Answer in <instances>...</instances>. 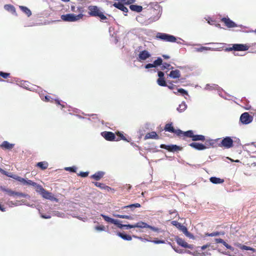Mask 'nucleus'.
I'll list each match as a JSON object with an SVG mask.
<instances>
[{
	"mask_svg": "<svg viewBox=\"0 0 256 256\" xmlns=\"http://www.w3.org/2000/svg\"><path fill=\"white\" fill-rule=\"evenodd\" d=\"M82 14L76 15L74 14H63L61 16V18L64 22H74L78 21L82 18L83 17Z\"/></svg>",
	"mask_w": 256,
	"mask_h": 256,
	"instance_id": "nucleus-1",
	"label": "nucleus"
},
{
	"mask_svg": "<svg viewBox=\"0 0 256 256\" xmlns=\"http://www.w3.org/2000/svg\"><path fill=\"white\" fill-rule=\"evenodd\" d=\"M88 10L90 15L98 16L102 20H104L106 18V17L103 14V12L96 6H90L88 7Z\"/></svg>",
	"mask_w": 256,
	"mask_h": 256,
	"instance_id": "nucleus-2",
	"label": "nucleus"
},
{
	"mask_svg": "<svg viewBox=\"0 0 256 256\" xmlns=\"http://www.w3.org/2000/svg\"><path fill=\"white\" fill-rule=\"evenodd\" d=\"M156 36L158 38L168 42H175L176 40L174 36L164 33L158 32Z\"/></svg>",
	"mask_w": 256,
	"mask_h": 256,
	"instance_id": "nucleus-3",
	"label": "nucleus"
},
{
	"mask_svg": "<svg viewBox=\"0 0 256 256\" xmlns=\"http://www.w3.org/2000/svg\"><path fill=\"white\" fill-rule=\"evenodd\" d=\"M250 48V46L246 44H234L232 47L226 48V50L231 51H246Z\"/></svg>",
	"mask_w": 256,
	"mask_h": 256,
	"instance_id": "nucleus-4",
	"label": "nucleus"
},
{
	"mask_svg": "<svg viewBox=\"0 0 256 256\" xmlns=\"http://www.w3.org/2000/svg\"><path fill=\"white\" fill-rule=\"evenodd\" d=\"M252 120V117L248 112H244L240 117V121L244 124H250Z\"/></svg>",
	"mask_w": 256,
	"mask_h": 256,
	"instance_id": "nucleus-5",
	"label": "nucleus"
},
{
	"mask_svg": "<svg viewBox=\"0 0 256 256\" xmlns=\"http://www.w3.org/2000/svg\"><path fill=\"white\" fill-rule=\"evenodd\" d=\"M233 142V140L230 137L226 136L222 140L220 145L225 148H229L232 146Z\"/></svg>",
	"mask_w": 256,
	"mask_h": 256,
	"instance_id": "nucleus-6",
	"label": "nucleus"
},
{
	"mask_svg": "<svg viewBox=\"0 0 256 256\" xmlns=\"http://www.w3.org/2000/svg\"><path fill=\"white\" fill-rule=\"evenodd\" d=\"M150 54L146 50H144L140 52L138 58L139 60H145L147 58H150Z\"/></svg>",
	"mask_w": 256,
	"mask_h": 256,
	"instance_id": "nucleus-7",
	"label": "nucleus"
},
{
	"mask_svg": "<svg viewBox=\"0 0 256 256\" xmlns=\"http://www.w3.org/2000/svg\"><path fill=\"white\" fill-rule=\"evenodd\" d=\"M176 242L178 245L182 246V247L188 248L190 249H192L193 248L192 245L188 244L184 240H182L181 238H176Z\"/></svg>",
	"mask_w": 256,
	"mask_h": 256,
	"instance_id": "nucleus-8",
	"label": "nucleus"
},
{
	"mask_svg": "<svg viewBox=\"0 0 256 256\" xmlns=\"http://www.w3.org/2000/svg\"><path fill=\"white\" fill-rule=\"evenodd\" d=\"M160 148L166 149L170 152H174L180 150V148L176 145H165L162 144L160 145Z\"/></svg>",
	"mask_w": 256,
	"mask_h": 256,
	"instance_id": "nucleus-9",
	"label": "nucleus"
},
{
	"mask_svg": "<svg viewBox=\"0 0 256 256\" xmlns=\"http://www.w3.org/2000/svg\"><path fill=\"white\" fill-rule=\"evenodd\" d=\"M222 20L226 26L228 28H235L237 25L228 18H224Z\"/></svg>",
	"mask_w": 256,
	"mask_h": 256,
	"instance_id": "nucleus-10",
	"label": "nucleus"
},
{
	"mask_svg": "<svg viewBox=\"0 0 256 256\" xmlns=\"http://www.w3.org/2000/svg\"><path fill=\"white\" fill-rule=\"evenodd\" d=\"M102 136L107 140L112 141L114 140L116 136L112 132H105L102 133Z\"/></svg>",
	"mask_w": 256,
	"mask_h": 256,
	"instance_id": "nucleus-11",
	"label": "nucleus"
},
{
	"mask_svg": "<svg viewBox=\"0 0 256 256\" xmlns=\"http://www.w3.org/2000/svg\"><path fill=\"white\" fill-rule=\"evenodd\" d=\"M190 146L198 150H204L208 148L203 144L198 142H192L190 144Z\"/></svg>",
	"mask_w": 256,
	"mask_h": 256,
	"instance_id": "nucleus-12",
	"label": "nucleus"
},
{
	"mask_svg": "<svg viewBox=\"0 0 256 256\" xmlns=\"http://www.w3.org/2000/svg\"><path fill=\"white\" fill-rule=\"evenodd\" d=\"M40 194L42 195V196L44 198L52 200H54L56 202L58 201V200L52 196V193L46 191L45 190Z\"/></svg>",
	"mask_w": 256,
	"mask_h": 256,
	"instance_id": "nucleus-13",
	"label": "nucleus"
},
{
	"mask_svg": "<svg viewBox=\"0 0 256 256\" xmlns=\"http://www.w3.org/2000/svg\"><path fill=\"white\" fill-rule=\"evenodd\" d=\"M114 6L119 10H122L125 13H126L128 12V9L127 8H126L122 4L118 2H115L114 4Z\"/></svg>",
	"mask_w": 256,
	"mask_h": 256,
	"instance_id": "nucleus-14",
	"label": "nucleus"
},
{
	"mask_svg": "<svg viewBox=\"0 0 256 256\" xmlns=\"http://www.w3.org/2000/svg\"><path fill=\"white\" fill-rule=\"evenodd\" d=\"M168 76L172 78H179L180 76V72L178 70H172Z\"/></svg>",
	"mask_w": 256,
	"mask_h": 256,
	"instance_id": "nucleus-15",
	"label": "nucleus"
},
{
	"mask_svg": "<svg viewBox=\"0 0 256 256\" xmlns=\"http://www.w3.org/2000/svg\"><path fill=\"white\" fill-rule=\"evenodd\" d=\"M104 172L102 171H99L94 174L91 176L92 178L96 180H100L104 176Z\"/></svg>",
	"mask_w": 256,
	"mask_h": 256,
	"instance_id": "nucleus-16",
	"label": "nucleus"
},
{
	"mask_svg": "<svg viewBox=\"0 0 256 256\" xmlns=\"http://www.w3.org/2000/svg\"><path fill=\"white\" fill-rule=\"evenodd\" d=\"M146 139L148 138H153V139H158V137L155 132H150L148 133L145 136Z\"/></svg>",
	"mask_w": 256,
	"mask_h": 256,
	"instance_id": "nucleus-17",
	"label": "nucleus"
},
{
	"mask_svg": "<svg viewBox=\"0 0 256 256\" xmlns=\"http://www.w3.org/2000/svg\"><path fill=\"white\" fill-rule=\"evenodd\" d=\"M172 224L175 226L176 228L180 229L184 232V230L187 228L185 226L182 225L181 224L177 222L176 221H172Z\"/></svg>",
	"mask_w": 256,
	"mask_h": 256,
	"instance_id": "nucleus-18",
	"label": "nucleus"
},
{
	"mask_svg": "<svg viewBox=\"0 0 256 256\" xmlns=\"http://www.w3.org/2000/svg\"><path fill=\"white\" fill-rule=\"evenodd\" d=\"M4 8L6 10L12 12L13 14H16V9L11 4H6L4 6Z\"/></svg>",
	"mask_w": 256,
	"mask_h": 256,
	"instance_id": "nucleus-19",
	"label": "nucleus"
},
{
	"mask_svg": "<svg viewBox=\"0 0 256 256\" xmlns=\"http://www.w3.org/2000/svg\"><path fill=\"white\" fill-rule=\"evenodd\" d=\"M130 8L132 10L136 12H142V6L134 4L130 5Z\"/></svg>",
	"mask_w": 256,
	"mask_h": 256,
	"instance_id": "nucleus-20",
	"label": "nucleus"
},
{
	"mask_svg": "<svg viewBox=\"0 0 256 256\" xmlns=\"http://www.w3.org/2000/svg\"><path fill=\"white\" fill-rule=\"evenodd\" d=\"M210 180L211 182L214 184H222L224 181L223 180L216 177H211Z\"/></svg>",
	"mask_w": 256,
	"mask_h": 256,
	"instance_id": "nucleus-21",
	"label": "nucleus"
},
{
	"mask_svg": "<svg viewBox=\"0 0 256 256\" xmlns=\"http://www.w3.org/2000/svg\"><path fill=\"white\" fill-rule=\"evenodd\" d=\"M94 184L96 186L98 187L101 189L106 190L108 191H109L110 190H111V188L110 187L105 186L104 184L102 183L96 182H94Z\"/></svg>",
	"mask_w": 256,
	"mask_h": 256,
	"instance_id": "nucleus-22",
	"label": "nucleus"
},
{
	"mask_svg": "<svg viewBox=\"0 0 256 256\" xmlns=\"http://www.w3.org/2000/svg\"><path fill=\"white\" fill-rule=\"evenodd\" d=\"M134 226L135 228H148V224L146 222L140 221L134 224Z\"/></svg>",
	"mask_w": 256,
	"mask_h": 256,
	"instance_id": "nucleus-23",
	"label": "nucleus"
},
{
	"mask_svg": "<svg viewBox=\"0 0 256 256\" xmlns=\"http://www.w3.org/2000/svg\"><path fill=\"white\" fill-rule=\"evenodd\" d=\"M14 146V144H10L7 141H4L1 145L2 148L8 150L12 148Z\"/></svg>",
	"mask_w": 256,
	"mask_h": 256,
	"instance_id": "nucleus-24",
	"label": "nucleus"
},
{
	"mask_svg": "<svg viewBox=\"0 0 256 256\" xmlns=\"http://www.w3.org/2000/svg\"><path fill=\"white\" fill-rule=\"evenodd\" d=\"M205 140V137L203 135L201 134H194L192 140L193 141H198V140Z\"/></svg>",
	"mask_w": 256,
	"mask_h": 256,
	"instance_id": "nucleus-25",
	"label": "nucleus"
},
{
	"mask_svg": "<svg viewBox=\"0 0 256 256\" xmlns=\"http://www.w3.org/2000/svg\"><path fill=\"white\" fill-rule=\"evenodd\" d=\"M101 216L104 218V220L108 222H110L112 224L116 223V220L113 219L112 218H110V217L106 216L103 214H101Z\"/></svg>",
	"mask_w": 256,
	"mask_h": 256,
	"instance_id": "nucleus-26",
	"label": "nucleus"
},
{
	"mask_svg": "<svg viewBox=\"0 0 256 256\" xmlns=\"http://www.w3.org/2000/svg\"><path fill=\"white\" fill-rule=\"evenodd\" d=\"M187 108V106L185 102H182L178 106V108H177V110L180 112H183L184 110H186V108Z\"/></svg>",
	"mask_w": 256,
	"mask_h": 256,
	"instance_id": "nucleus-27",
	"label": "nucleus"
},
{
	"mask_svg": "<svg viewBox=\"0 0 256 256\" xmlns=\"http://www.w3.org/2000/svg\"><path fill=\"white\" fill-rule=\"evenodd\" d=\"M118 236L120 237L124 240H132V236L128 234H122L120 232L118 233Z\"/></svg>",
	"mask_w": 256,
	"mask_h": 256,
	"instance_id": "nucleus-28",
	"label": "nucleus"
},
{
	"mask_svg": "<svg viewBox=\"0 0 256 256\" xmlns=\"http://www.w3.org/2000/svg\"><path fill=\"white\" fill-rule=\"evenodd\" d=\"M20 8L28 16H30L32 14L31 11L28 8L24 6H19Z\"/></svg>",
	"mask_w": 256,
	"mask_h": 256,
	"instance_id": "nucleus-29",
	"label": "nucleus"
},
{
	"mask_svg": "<svg viewBox=\"0 0 256 256\" xmlns=\"http://www.w3.org/2000/svg\"><path fill=\"white\" fill-rule=\"evenodd\" d=\"M36 166L42 170H45L48 166V163L46 162H39L36 164Z\"/></svg>",
	"mask_w": 256,
	"mask_h": 256,
	"instance_id": "nucleus-30",
	"label": "nucleus"
},
{
	"mask_svg": "<svg viewBox=\"0 0 256 256\" xmlns=\"http://www.w3.org/2000/svg\"><path fill=\"white\" fill-rule=\"evenodd\" d=\"M218 50V48H210L206 47V46H202L200 48H196L195 50L196 52H202L203 50Z\"/></svg>",
	"mask_w": 256,
	"mask_h": 256,
	"instance_id": "nucleus-31",
	"label": "nucleus"
},
{
	"mask_svg": "<svg viewBox=\"0 0 256 256\" xmlns=\"http://www.w3.org/2000/svg\"><path fill=\"white\" fill-rule=\"evenodd\" d=\"M164 130L167 132H174V128L172 126V123L168 124L165 126Z\"/></svg>",
	"mask_w": 256,
	"mask_h": 256,
	"instance_id": "nucleus-32",
	"label": "nucleus"
},
{
	"mask_svg": "<svg viewBox=\"0 0 256 256\" xmlns=\"http://www.w3.org/2000/svg\"><path fill=\"white\" fill-rule=\"evenodd\" d=\"M114 216L116 218H126L128 220H133V218L130 216L128 215H122L118 214H114Z\"/></svg>",
	"mask_w": 256,
	"mask_h": 256,
	"instance_id": "nucleus-33",
	"label": "nucleus"
},
{
	"mask_svg": "<svg viewBox=\"0 0 256 256\" xmlns=\"http://www.w3.org/2000/svg\"><path fill=\"white\" fill-rule=\"evenodd\" d=\"M157 83L160 86H166V81L164 78H158L157 80Z\"/></svg>",
	"mask_w": 256,
	"mask_h": 256,
	"instance_id": "nucleus-34",
	"label": "nucleus"
},
{
	"mask_svg": "<svg viewBox=\"0 0 256 256\" xmlns=\"http://www.w3.org/2000/svg\"><path fill=\"white\" fill-rule=\"evenodd\" d=\"M162 60L160 58H158L157 60H155L154 62V67L157 66H160L162 64Z\"/></svg>",
	"mask_w": 256,
	"mask_h": 256,
	"instance_id": "nucleus-35",
	"label": "nucleus"
},
{
	"mask_svg": "<svg viewBox=\"0 0 256 256\" xmlns=\"http://www.w3.org/2000/svg\"><path fill=\"white\" fill-rule=\"evenodd\" d=\"M140 204L138 203H136L134 204H132L128 206H126L124 207V208H130L132 210L134 208H140Z\"/></svg>",
	"mask_w": 256,
	"mask_h": 256,
	"instance_id": "nucleus-36",
	"label": "nucleus"
},
{
	"mask_svg": "<svg viewBox=\"0 0 256 256\" xmlns=\"http://www.w3.org/2000/svg\"><path fill=\"white\" fill-rule=\"evenodd\" d=\"M183 134H184V136H186L188 137V138H192V136H194L193 132L192 130H190L186 131V132H185Z\"/></svg>",
	"mask_w": 256,
	"mask_h": 256,
	"instance_id": "nucleus-37",
	"label": "nucleus"
},
{
	"mask_svg": "<svg viewBox=\"0 0 256 256\" xmlns=\"http://www.w3.org/2000/svg\"><path fill=\"white\" fill-rule=\"evenodd\" d=\"M14 178L16 180L20 182L21 183H22L24 185V184H25V182H26V179H24V178H22L20 176H16L14 177Z\"/></svg>",
	"mask_w": 256,
	"mask_h": 256,
	"instance_id": "nucleus-38",
	"label": "nucleus"
},
{
	"mask_svg": "<svg viewBox=\"0 0 256 256\" xmlns=\"http://www.w3.org/2000/svg\"><path fill=\"white\" fill-rule=\"evenodd\" d=\"M36 188V191L40 194L44 190V189L39 184H36V186H34Z\"/></svg>",
	"mask_w": 256,
	"mask_h": 256,
	"instance_id": "nucleus-39",
	"label": "nucleus"
},
{
	"mask_svg": "<svg viewBox=\"0 0 256 256\" xmlns=\"http://www.w3.org/2000/svg\"><path fill=\"white\" fill-rule=\"evenodd\" d=\"M174 94H176L178 92H180L182 94L188 95V92L186 90L183 88H178L177 92H174Z\"/></svg>",
	"mask_w": 256,
	"mask_h": 256,
	"instance_id": "nucleus-40",
	"label": "nucleus"
},
{
	"mask_svg": "<svg viewBox=\"0 0 256 256\" xmlns=\"http://www.w3.org/2000/svg\"><path fill=\"white\" fill-rule=\"evenodd\" d=\"M15 196H20V197H24V198H30V196L28 194L22 193V192H16L15 194Z\"/></svg>",
	"mask_w": 256,
	"mask_h": 256,
	"instance_id": "nucleus-41",
	"label": "nucleus"
},
{
	"mask_svg": "<svg viewBox=\"0 0 256 256\" xmlns=\"http://www.w3.org/2000/svg\"><path fill=\"white\" fill-rule=\"evenodd\" d=\"M24 185L32 186H36V183L32 181L31 180H26Z\"/></svg>",
	"mask_w": 256,
	"mask_h": 256,
	"instance_id": "nucleus-42",
	"label": "nucleus"
},
{
	"mask_svg": "<svg viewBox=\"0 0 256 256\" xmlns=\"http://www.w3.org/2000/svg\"><path fill=\"white\" fill-rule=\"evenodd\" d=\"M187 237L191 239H194V236L188 231L187 228L183 232Z\"/></svg>",
	"mask_w": 256,
	"mask_h": 256,
	"instance_id": "nucleus-43",
	"label": "nucleus"
},
{
	"mask_svg": "<svg viewBox=\"0 0 256 256\" xmlns=\"http://www.w3.org/2000/svg\"><path fill=\"white\" fill-rule=\"evenodd\" d=\"M242 250H251L253 252H256V250L252 248H251V247H250V246H244L243 245V246L242 247Z\"/></svg>",
	"mask_w": 256,
	"mask_h": 256,
	"instance_id": "nucleus-44",
	"label": "nucleus"
},
{
	"mask_svg": "<svg viewBox=\"0 0 256 256\" xmlns=\"http://www.w3.org/2000/svg\"><path fill=\"white\" fill-rule=\"evenodd\" d=\"M172 67L171 66L170 64H167V63H164L162 64V69L165 70V69H172Z\"/></svg>",
	"mask_w": 256,
	"mask_h": 256,
	"instance_id": "nucleus-45",
	"label": "nucleus"
},
{
	"mask_svg": "<svg viewBox=\"0 0 256 256\" xmlns=\"http://www.w3.org/2000/svg\"><path fill=\"white\" fill-rule=\"evenodd\" d=\"M4 190L7 192V194L9 196L15 197L16 192L8 189L5 190Z\"/></svg>",
	"mask_w": 256,
	"mask_h": 256,
	"instance_id": "nucleus-46",
	"label": "nucleus"
},
{
	"mask_svg": "<svg viewBox=\"0 0 256 256\" xmlns=\"http://www.w3.org/2000/svg\"><path fill=\"white\" fill-rule=\"evenodd\" d=\"M64 170L67 171H70L72 172H76V168L75 166L72 167H66Z\"/></svg>",
	"mask_w": 256,
	"mask_h": 256,
	"instance_id": "nucleus-47",
	"label": "nucleus"
},
{
	"mask_svg": "<svg viewBox=\"0 0 256 256\" xmlns=\"http://www.w3.org/2000/svg\"><path fill=\"white\" fill-rule=\"evenodd\" d=\"M192 256H204V254H202V252H198V250H196L192 252Z\"/></svg>",
	"mask_w": 256,
	"mask_h": 256,
	"instance_id": "nucleus-48",
	"label": "nucleus"
},
{
	"mask_svg": "<svg viewBox=\"0 0 256 256\" xmlns=\"http://www.w3.org/2000/svg\"><path fill=\"white\" fill-rule=\"evenodd\" d=\"M216 87L215 84H207L206 86L205 89L206 90H212V88H214Z\"/></svg>",
	"mask_w": 256,
	"mask_h": 256,
	"instance_id": "nucleus-49",
	"label": "nucleus"
},
{
	"mask_svg": "<svg viewBox=\"0 0 256 256\" xmlns=\"http://www.w3.org/2000/svg\"><path fill=\"white\" fill-rule=\"evenodd\" d=\"M148 228H149L150 230H153L154 232H160V229H159L158 228H155V227L150 226V225H148Z\"/></svg>",
	"mask_w": 256,
	"mask_h": 256,
	"instance_id": "nucleus-50",
	"label": "nucleus"
},
{
	"mask_svg": "<svg viewBox=\"0 0 256 256\" xmlns=\"http://www.w3.org/2000/svg\"><path fill=\"white\" fill-rule=\"evenodd\" d=\"M116 223H114V224L116 225L119 228H124L126 226L124 224H122L120 223V220H116Z\"/></svg>",
	"mask_w": 256,
	"mask_h": 256,
	"instance_id": "nucleus-51",
	"label": "nucleus"
},
{
	"mask_svg": "<svg viewBox=\"0 0 256 256\" xmlns=\"http://www.w3.org/2000/svg\"><path fill=\"white\" fill-rule=\"evenodd\" d=\"M95 229L98 231H104L105 228L104 226H96Z\"/></svg>",
	"mask_w": 256,
	"mask_h": 256,
	"instance_id": "nucleus-52",
	"label": "nucleus"
},
{
	"mask_svg": "<svg viewBox=\"0 0 256 256\" xmlns=\"http://www.w3.org/2000/svg\"><path fill=\"white\" fill-rule=\"evenodd\" d=\"M220 234V232H214L210 234H206V235L208 236H217Z\"/></svg>",
	"mask_w": 256,
	"mask_h": 256,
	"instance_id": "nucleus-53",
	"label": "nucleus"
},
{
	"mask_svg": "<svg viewBox=\"0 0 256 256\" xmlns=\"http://www.w3.org/2000/svg\"><path fill=\"white\" fill-rule=\"evenodd\" d=\"M116 134L118 136L120 137L122 140L128 142H129L122 133L118 132V133H116Z\"/></svg>",
	"mask_w": 256,
	"mask_h": 256,
	"instance_id": "nucleus-54",
	"label": "nucleus"
},
{
	"mask_svg": "<svg viewBox=\"0 0 256 256\" xmlns=\"http://www.w3.org/2000/svg\"><path fill=\"white\" fill-rule=\"evenodd\" d=\"M10 75L9 73L4 72H0V76H2V78H7Z\"/></svg>",
	"mask_w": 256,
	"mask_h": 256,
	"instance_id": "nucleus-55",
	"label": "nucleus"
},
{
	"mask_svg": "<svg viewBox=\"0 0 256 256\" xmlns=\"http://www.w3.org/2000/svg\"><path fill=\"white\" fill-rule=\"evenodd\" d=\"M228 249L234 250V248L231 246L230 245L226 244L224 241V242L222 244Z\"/></svg>",
	"mask_w": 256,
	"mask_h": 256,
	"instance_id": "nucleus-56",
	"label": "nucleus"
},
{
	"mask_svg": "<svg viewBox=\"0 0 256 256\" xmlns=\"http://www.w3.org/2000/svg\"><path fill=\"white\" fill-rule=\"evenodd\" d=\"M153 243L155 244H164L165 242L164 240H154L153 241H152Z\"/></svg>",
	"mask_w": 256,
	"mask_h": 256,
	"instance_id": "nucleus-57",
	"label": "nucleus"
},
{
	"mask_svg": "<svg viewBox=\"0 0 256 256\" xmlns=\"http://www.w3.org/2000/svg\"><path fill=\"white\" fill-rule=\"evenodd\" d=\"M54 214L58 217H63L64 214L59 212H55Z\"/></svg>",
	"mask_w": 256,
	"mask_h": 256,
	"instance_id": "nucleus-58",
	"label": "nucleus"
},
{
	"mask_svg": "<svg viewBox=\"0 0 256 256\" xmlns=\"http://www.w3.org/2000/svg\"><path fill=\"white\" fill-rule=\"evenodd\" d=\"M88 172H80L79 174V175L80 176L82 177H86L88 176Z\"/></svg>",
	"mask_w": 256,
	"mask_h": 256,
	"instance_id": "nucleus-59",
	"label": "nucleus"
},
{
	"mask_svg": "<svg viewBox=\"0 0 256 256\" xmlns=\"http://www.w3.org/2000/svg\"><path fill=\"white\" fill-rule=\"evenodd\" d=\"M154 68V65L153 64H148L145 66L146 68Z\"/></svg>",
	"mask_w": 256,
	"mask_h": 256,
	"instance_id": "nucleus-60",
	"label": "nucleus"
},
{
	"mask_svg": "<svg viewBox=\"0 0 256 256\" xmlns=\"http://www.w3.org/2000/svg\"><path fill=\"white\" fill-rule=\"evenodd\" d=\"M173 133H175L178 136H180V134H182L183 132H182V131L180 130H174V132Z\"/></svg>",
	"mask_w": 256,
	"mask_h": 256,
	"instance_id": "nucleus-61",
	"label": "nucleus"
},
{
	"mask_svg": "<svg viewBox=\"0 0 256 256\" xmlns=\"http://www.w3.org/2000/svg\"><path fill=\"white\" fill-rule=\"evenodd\" d=\"M216 243H222L223 244L224 240L221 238H216L214 240Z\"/></svg>",
	"mask_w": 256,
	"mask_h": 256,
	"instance_id": "nucleus-62",
	"label": "nucleus"
},
{
	"mask_svg": "<svg viewBox=\"0 0 256 256\" xmlns=\"http://www.w3.org/2000/svg\"><path fill=\"white\" fill-rule=\"evenodd\" d=\"M126 226H124L127 229L131 228H135L134 224H124Z\"/></svg>",
	"mask_w": 256,
	"mask_h": 256,
	"instance_id": "nucleus-63",
	"label": "nucleus"
},
{
	"mask_svg": "<svg viewBox=\"0 0 256 256\" xmlns=\"http://www.w3.org/2000/svg\"><path fill=\"white\" fill-rule=\"evenodd\" d=\"M7 204L10 207H12V206H14V202H13L12 201H8L7 202Z\"/></svg>",
	"mask_w": 256,
	"mask_h": 256,
	"instance_id": "nucleus-64",
	"label": "nucleus"
}]
</instances>
